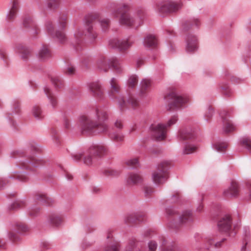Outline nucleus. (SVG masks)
Listing matches in <instances>:
<instances>
[{
    "instance_id": "412c9836",
    "label": "nucleus",
    "mask_w": 251,
    "mask_h": 251,
    "mask_svg": "<svg viewBox=\"0 0 251 251\" xmlns=\"http://www.w3.org/2000/svg\"><path fill=\"white\" fill-rule=\"evenodd\" d=\"M151 85V81L150 79H143L140 83V95H146L150 91Z\"/></svg>"
},
{
    "instance_id": "f257e3e1",
    "label": "nucleus",
    "mask_w": 251,
    "mask_h": 251,
    "mask_svg": "<svg viewBox=\"0 0 251 251\" xmlns=\"http://www.w3.org/2000/svg\"><path fill=\"white\" fill-rule=\"evenodd\" d=\"M108 118V114L105 108H95L89 115H82L79 118L81 133L96 135L105 133L108 131V126L104 122Z\"/></svg>"
},
{
    "instance_id": "aec40b11",
    "label": "nucleus",
    "mask_w": 251,
    "mask_h": 251,
    "mask_svg": "<svg viewBox=\"0 0 251 251\" xmlns=\"http://www.w3.org/2000/svg\"><path fill=\"white\" fill-rule=\"evenodd\" d=\"M38 58L42 61H45L50 58L51 54L49 47L46 45L43 46L38 52Z\"/></svg>"
},
{
    "instance_id": "6e6552de",
    "label": "nucleus",
    "mask_w": 251,
    "mask_h": 251,
    "mask_svg": "<svg viewBox=\"0 0 251 251\" xmlns=\"http://www.w3.org/2000/svg\"><path fill=\"white\" fill-rule=\"evenodd\" d=\"M98 18L97 14H91L87 15L85 18V30L88 37L92 41H94L98 36L93 26V23Z\"/></svg>"
},
{
    "instance_id": "2eb2a0df",
    "label": "nucleus",
    "mask_w": 251,
    "mask_h": 251,
    "mask_svg": "<svg viewBox=\"0 0 251 251\" xmlns=\"http://www.w3.org/2000/svg\"><path fill=\"white\" fill-rule=\"evenodd\" d=\"M144 217V214L141 213L130 214L125 217V221L128 224L132 225L143 221Z\"/></svg>"
},
{
    "instance_id": "f8f14e48",
    "label": "nucleus",
    "mask_w": 251,
    "mask_h": 251,
    "mask_svg": "<svg viewBox=\"0 0 251 251\" xmlns=\"http://www.w3.org/2000/svg\"><path fill=\"white\" fill-rule=\"evenodd\" d=\"M89 153L93 154L94 156L97 158H101L107 155L109 153L108 148L102 145H96L91 146L89 148Z\"/></svg>"
},
{
    "instance_id": "c03bdc74",
    "label": "nucleus",
    "mask_w": 251,
    "mask_h": 251,
    "mask_svg": "<svg viewBox=\"0 0 251 251\" xmlns=\"http://www.w3.org/2000/svg\"><path fill=\"white\" fill-rule=\"evenodd\" d=\"M197 147L190 145H186L184 150L185 154H190L196 151Z\"/></svg>"
},
{
    "instance_id": "4c0bfd02",
    "label": "nucleus",
    "mask_w": 251,
    "mask_h": 251,
    "mask_svg": "<svg viewBox=\"0 0 251 251\" xmlns=\"http://www.w3.org/2000/svg\"><path fill=\"white\" fill-rule=\"evenodd\" d=\"M241 145L245 146L249 151H251V140L248 137L243 138L241 141Z\"/></svg>"
},
{
    "instance_id": "bf43d9fd",
    "label": "nucleus",
    "mask_w": 251,
    "mask_h": 251,
    "mask_svg": "<svg viewBox=\"0 0 251 251\" xmlns=\"http://www.w3.org/2000/svg\"><path fill=\"white\" fill-rule=\"evenodd\" d=\"M134 243H130L127 247L126 251H142L139 249H134L133 244Z\"/></svg>"
},
{
    "instance_id": "473e14b6",
    "label": "nucleus",
    "mask_w": 251,
    "mask_h": 251,
    "mask_svg": "<svg viewBox=\"0 0 251 251\" xmlns=\"http://www.w3.org/2000/svg\"><path fill=\"white\" fill-rule=\"evenodd\" d=\"M19 51L21 53L23 59H26L30 54V50L24 46H20L19 49Z\"/></svg>"
},
{
    "instance_id": "680f3d73",
    "label": "nucleus",
    "mask_w": 251,
    "mask_h": 251,
    "mask_svg": "<svg viewBox=\"0 0 251 251\" xmlns=\"http://www.w3.org/2000/svg\"><path fill=\"white\" fill-rule=\"evenodd\" d=\"M115 126L119 129H122L123 126V122L121 120H117L115 123Z\"/></svg>"
},
{
    "instance_id": "dca6fc26",
    "label": "nucleus",
    "mask_w": 251,
    "mask_h": 251,
    "mask_svg": "<svg viewBox=\"0 0 251 251\" xmlns=\"http://www.w3.org/2000/svg\"><path fill=\"white\" fill-rule=\"evenodd\" d=\"M226 111L221 112V116L223 119L224 130L226 133H229L235 130V127L231 121L226 116Z\"/></svg>"
},
{
    "instance_id": "37998d69",
    "label": "nucleus",
    "mask_w": 251,
    "mask_h": 251,
    "mask_svg": "<svg viewBox=\"0 0 251 251\" xmlns=\"http://www.w3.org/2000/svg\"><path fill=\"white\" fill-rule=\"evenodd\" d=\"M111 139L115 142H120L124 140V136L121 133H115L112 135Z\"/></svg>"
},
{
    "instance_id": "3c124183",
    "label": "nucleus",
    "mask_w": 251,
    "mask_h": 251,
    "mask_svg": "<svg viewBox=\"0 0 251 251\" xmlns=\"http://www.w3.org/2000/svg\"><path fill=\"white\" fill-rule=\"evenodd\" d=\"M67 18L66 16H62L59 20L60 26L62 27H65L67 25Z\"/></svg>"
},
{
    "instance_id": "e433bc0d",
    "label": "nucleus",
    "mask_w": 251,
    "mask_h": 251,
    "mask_svg": "<svg viewBox=\"0 0 251 251\" xmlns=\"http://www.w3.org/2000/svg\"><path fill=\"white\" fill-rule=\"evenodd\" d=\"M32 113L34 116L38 119H42L43 117L42 111L40 107L35 106L32 109Z\"/></svg>"
},
{
    "instance_id": "393cba45",
    "label": "nucleus",
    "mask_w": 251,
    "mask_h": 251,
    "mask_svg": "<svg viewBox=\"0 0 251 251\" xmlns=\"http://www.w3.org/2000/svg\"><path fill=\"white\" fill-rule=\"evenodd\" d=\"M44 91L47 97L49 99L50 102L51 106L53 107H55L58 103L56 97L52 94L51 90L48 87H46L44 88Z\"/></svg>"
},
{
    "instance_id": "8fccbe9b",
    "label": "nucleus",
    "mask_w": 251,
    "mask_h": 251,
    "mask_svg": "<svg viewBox=\"0 0 251 251\" xmlns=\"http://www.w3.org/2000/svg\"><path fill=\"white\" fill-rule=\"evenodd\" d=\"M84 32L82 30L79 29L76 30L75 33V37L76 40H80L83 36L84 35Z\"/></svg>"
},
{
    "instance_id": "6ab92c4d",
    "label": "nucleus",
    "mask_w": 251,
    "mask_h": 251,
    "mask_svg": "<svg viewBox=\"0 0 251 251\" xmlns=\"http://www.w3.org/2000/svg\"><path fill=\"white\" fill-rule=\"evenodd\" d=\"M198 48L197 39L193 35H189L187 41L186 50L188 52L195 51Z\"/></svg>"
},
{
    "instance_id": "338daca9",
    "label": "nucleus",
    "mask_w": 251,
    "mask_h": 251,
    "mask_svg": "<svg viewBox=\"0 0 251 251\" xmlns=\"http://www.w3.org/2000/svg\"><path fill=\"white\" fill-rule=\"evenodd\" d=\"M7 182L8 181L5 179H0V188L3 187Z\"/></svg>"
},
{
    "instance_id": "09e8293b",
    "label": "nucleus",
    "mask_w": 251,
    "mask_h": 251,
    "mask_svg": "<svg viewBox=\"0 0 251 251\" xmlns=\"http://www.w3.org/2000/svg\"><path fill=\"white\" fill-rule=\"evenodd\" d=\"M144 191L146 196L149 197L154 192V190L153 188L147 186L144 187Z\"/></svg>"
},
{
    "instance_id": "1a4fd4ad",
    "label": "nucleus",
    "mask_w": 251,
    "mask_h": 251,
    "mask_svg": "<svg viewBox=\"0 0 251 251\" xmlns=\"http://www.w3.org/2000/svg\"><path fill=\"white\" fill-rule=\"evenodd\" d=\"M151 129L153 137L158 141H161L166 138L167 127L162 124H153Z\"/></svg>"
},
{
    "instance_id": "a878e982",
    "label": "nucleus",
    "mask_w": 251,
    "mask_h": 251,
    "mask_svg": "<svg viewBox=\"0 0 251 251\" xmlns=\"http://www.w3.org/2000/svg\"><path fill=\"white\" fill-rule=\"evenodd\" d=\"M142 180L141 176L137 174H129L127 179V182L129 185L136 184Z\"/></svg>"
},
{
    "instance_id": "20e7f679",
    "label": "nucleus",
    "mask_w": 251,
    "mask_h": 251,
    "mask_svg": "<svg viewBox=\"0 0 251 251\" xmlns=\"http://www.w3.org/2000/svg\"><path fill=\"white\" fill-rule=\"evenodd\" d=\"M166 99L168 101V106L170 109L179 108L188 101L187 98L180 95L175 89L171 90L167 95Z\"/></svg>"
},
{
    "instance_id": "5fc2aeb1",
    "label": "nucleus",
    "mask_w": 251,
    "mask_h": 251,
    "mask_svg": "<svg viewBox=\"0 0 251 251\" xmlns=\"http://www.w3.org/2000/svg\"><path fill=\"white\" fill-rule=\"evenodd\" d=\"M75 68L73 66L68 67L65 70V73L69 75L75 74Z\"/></svg>"
},
{
    "instance_id": "72a5a7b5",
    "label": "nucleus",
    "mask_w": 251,
    "mask_h": 251,
    "mask_svg": "<svg viewBox=\"0 0 251 251\" xmlns=\"http://www.w3.org/2000/svg\"><path fill=\"white\" fill-rule=\"evenodd\" d=\"M227 144L225 142H217L214 145L215 150L219 152L225 151L227 148Z\"/></svg>"
},
{
    "instance_id": "de8ad7c7",
    "label": "nucleus",
    "mask_w": 251,
    "mask_h": 251,
    "mask_svg": "<svg viewBox=\"0 0 251 251\" xmlns=\"http://www.w3.org/2000/svg\"><path fill=\"white\" fill-rule=\"evenodd\" d=\"M55 36L61 42L65 41L66 37L63 32L60 31H57L55 33Z\"/></svg>"
},
{
    "instance_id": "4d7b16f0",
    "label": "nucleus",
    "mask_w": 251,
    "mask_h": 251,
    "mask_svg": "<svg viewBox=\"0 0 251 251\" xmlns=\"http://www.w3.org/2000/svg\"><path fill=\"white\" fill-rule=\"evenodd\" d=\"M105 251H119L118 245L117 244H114L112 245L108 246Z\"/></svg>"
},
{
    "instance_id": "7c9ffc66",
    "label": "nucleus",
    "mask_w": 251,
    "mask_h": 251,
    "mask_svg": "<svg viewBox=\"0 0 251 251\" xmlns=\"http://www.w3.org/2000/svg\"><path fill=\"white\" fill-rule=\"evenodd\" d=\"M103 174L107 177H114L118 176L120 174V172L111 168H107L103 171Z\"/></svg>"
},
{
    "instance_id": "2f4dec72",
    "label": "nucleus",
    "mask_w": 251,
    "mask_h": 251,
    "mask_svg": "<svg viewBox=\"0 0 251 251\" xmlns=\"http://www.w3.org/2000/svg\"><path fill=\"white\" fill-rule=\"evenodd\" d=\"M96 159V157L94 156L93 154H90L89 150H88V154L83 158L84 163L87 165H91Z\"/></svg>"
},
{
    "instance_id": "a19ab883",
    "label": "nucleus",
    "mask_w": 251,
    "mask_h": 251,
    "mask_svg": "<svg viewBox=\"0 0 251 251\" xmlns=\"http://www.w3.org/2000/svg\"><path fill=\"white\" fill-rule=\"evenodd\" d=\"M24 205L25 202L23 201H17L11 205L10 209L15 210L24 206Z\"/></svg>"
},
{
    "instance_id": "9d476101",
    "label": "nucleus",
    "mask_w": 251,
    "mask_h": 251,
    "mask_svg": "<svg viewBox=\"0 0 251 251\" xmlns=\"http://www.w3.org/2000/svg\"><path fill=\"white\" fill-rule=\"evenodd\" d=\"M133 41L128 39L125 40H120L118 39H113L109 41V45L113 48H117L121 51H124L129 48L133 44Z\"/></svg>"
},
{
    "instance_id": "69168bd1",
    "label": "nucleus",
    "mask_w": 251,
    "mask_h": 251,
    "mask_svg": "<svg viewBox=\"0 0 251 251\" xmlns=\"http://www.w3.org/2000/svg\"><path fill=\"white\" fill-rule=\"evenodd\" d=\"M137 15L139 17V18L140 19V20H142V17L143 16L144 14V11L142 9H140V10H138L137 11Z\"/></svg>"
},
{
    "instance_id": "ddd939ff",
    "label": "nucleus",
    "mask_w": 251,
    "mask_h": 251,
    "mask_svg": "<svg viewBox=\"0 0 251 251\" xmlns=\"http://www.w3.org/2000/svg\"><path fill=\"white\" fill-rule=\"evenodd\" d=\"M239 194V185L238 183L232 180L228 188L225 189L223 192V195L226 198L236 197Z\"/></svg>"
},
{
    "instance_id": "774afa93",
    "label": "nucleus",
    "mask_w": 251,
    "mask_h": 251,
    "mask_svg": "<svg viewBox=\"0 0 251 251\" xmlns=\"http://www.w3.org/2000/svg\"><path fill=\"white\" fill-rule=\"evenodd\" d=\"M64 125L66 129H69L71 126L70 122L68 120H65Z\"/></svg>"
},
{
    "instance_id": "9b49d317",
    "label": "nucleus",
    "mask_w": 251,
    "mask_h": 251,
    "mask_svg": "<svg viewBox=\"0 0 251 251\" xmlns=\"http://www.w3.org/2000/svg\"><path fill=\"white\" fill-rule=\"evenodd\" d=\"M88 88L90 93L96 98L102 99L104 96V92L101 84L98 81L92 82L88 84Z\"/></svg>"
},
{
    "instance_id": "7ed1b4c3",
    "label": "nucleus",
    "mask_w": 251,
    "mask_h": 251,
    "mask_svg": "<svg viewBox=\"0 0 251 251\" xmlns=\"http://www.w3.org/2000/svg\"><path fill=\"white\" fill-rule=\"evenodd\" d=\"M129 7L128 5L124 4L114 9L112 14L114 17L120 15L119 23L121 25L131 27L135 24V20L127 13Z\"/></svg>"
},
{
    "instance_id": "39448f33",
    "label": "nucleus",
    "mask_w": 251,
    "mask_h": 251,
    "mask_svg": "<svg viewBox=\"0 0 251 251\" xmlns=\"http://www.w3.org/2000/svg\"><path fill=\"white\" fill-rule=\"evenodd\" d=\"M169 163L162 162L158 165V169L152 174V179L154 182L157 185H161L166 182L168 178L167 167Z\"/></svg>"
},
{
    "instance_id": "6e6d98bb",
    "label": "nucleus",
    "mask_w": 251,
    "mask_h": 251,
    "mask_svg": "<svg viewBox=\"0 0 251 251\" xmlns=\"http://www.w3.org/2000/svg\"><path fill=\"white\" fill-rule=\"evenodd\" d=\"M29 161L30 163L31 164L34 166H36L37 165L42 163L41 160L38 159L35 157H31Z\"/></svg>"
},
{
    "instance_id": "0e129e2a",
    "label": "nucleus",
    "mask_w": 251,
    "mask_h": 251,
    "mask_svg": "<svg viewBox=\"0 0 251 251\" xmlns=\"http://www.w3.org/2000/svg\"><path fill=\"white\" fill-rule=\"evenodd\" d=\"M164 251H178L175 247L173 246H167L164 249Z\"/></svg>"
},
{
    "instance_id": "f704fd0d",
    "label": "nucleus",
    "mask_w": 251,
    "mask_h": 251,
    "mask_svg": "<svg viewBox=\"0 0 251 251\" xmlns=\"http://www.w3.org/2000/svg\"><path fill=\"white\" fill-rule=\"evenodd\" d=\"M138 78L136 75H131L129 77L127 81V85L129 88H133L137 84Z\"/></svg>"
},
{
    "instance_id": "f3484780",
    "label": "nucleus",
    "mask_w": 251,
    "mask_h": 251,
    "mask_svg": "<svg viewBox=\"0 0 251 251\" xmlns=\"http://www.w3.org/2000/svg\"><path fill=\"white\" fill-rule=\"evenodd\" d=\"M34 199L37 202L42 204L50 205L53 202L51 198L48 197L46 194L38 192L34 196Z\"/></svg>"
},
{
    "instance_id": "cd10ccee",
    "label": "nucleus",
    "mask_w": 251,
    "mask_h": 251,
    "mask_svg": "<svg viewBox=\"0 0 251 251\" xmlns=\"http://www.w3.org/2000/svg\"><path fill=\"white\" fill-rule=\"evenodd\" d=\"M51 81L56 89H60L64 86L63 80L58 76H52L51 77Z\"/></svg>"
},
{
    "instance_id": "c9c22d12",
    "label": "nucleus",
    "mask_w": 251,
    "mask_h": 251,
    "mask_svg": "<svg viewBox=\"0 0 251 251\" xmlns=\"http://www.w3.org/2000/svg\"><path fill=\"white\" fill-rule=\"evenodd\" d=\"M223 241H216L213 237H209L206 240V243L210 245H213L216 248L220 247Z\"/></svg>"
},
{
    "instance_id": "4be33fe9",
    "label": "nucleus",
    "mask_w": 251,
    "mask_h": 251,
    "mask_svg": "<svg viewBox=\"0 0 251 251\" xmlns=\"http://www.w3.org/2000/svg\"><path fill=\"white\" fill-rule=\"evenodd\" d=\"M19 3L18 0H13L12 2V7L7 16L9 21H12L16 17L18 11Z\"/></svg>"
},
{
    "instance_id": "58836bf2",
    "label": "nucleus",
    "mask_w": 251,
    "mask_h": 251,
    "mask_svg": "<svg viewBox=\"0 0 251 251\" xmlns=\"http://www.w3.org/2000/svg\"><path fill=\"white\" fill-rule=\"evenodd\" d=\"M139 158L134 157L127 160L126 164L127 166L132 167H137L139 165Z\"/></svg>"
},
{
    "instance_id": "e2e57ef3",
    "label": "nucleus",
    "mask_w": 251,
    "mask_h": 251,
    "mask_svg": "<svg viewBox=\"0 0 251 251\" xmlns=\"http://www.w3.org/2000/svg\"><path fill=\"white\" fill-rule=\"evenodd\" d=\"M16 177L20 180L23 181H25L28 179L27 176L23 175H18Z\"/></svg>"
},
{
    "instance_id": "a18cd8bd",
    "label": "nucleus",
    "mask_w": 251,
    "mask_h": 251,
    "mask_svg": "<svg viewBox=\"0 0 251 251\" xmlns=\"http://www.w3.org/2000/svg\"><path fill=\"white\" fill-rule=\"evenodd\" d=\"M17 229L22 232H25L28 230V227L25 224L22 223H19L16 224Z\"/></svg>"
},
{
    "instance_id": "f03ea898",
    "label": "nucleus",
    "mask_w": 251,
    "mask_h": 251,
    "mask_svg": "<svg viewBox=\"0 0 251 251\" xmlns=\"http://www.w3.org/2000/svg\"><path fill=\"white\" fill-rule=\"evenodd\" d=\"M97 66L101 70L107 72L110 66H111L118 74H121L124 72V68L120 61L115 57L107 58L102 56L97 61Z\"/></svg>"
},
{
    "instance_id": "5701e85b",
    "label": "nucleus",
    "mask_w": 251,
    "mask_h": 251,
    "mask_svg": "<svg viewBox=\"0 0 251 251\" xmlns=\"http://www.w3.org/2000/svg\"><path fill=\"white\" fill-rule=\"evenodd\" d=\"M158 44L157 39L154 35H148L144 39V45L148 48H155Z\"/></svg>"
},
{
    "instance_id": "052dcab7",
    "label": "nucleus",
    "mask_w": 251,
    "mask_h": 251,
    "mask_svg": "<svg viewBox=\"0 0 251 251\" xmlns=\"http://www.w3.org/2000/svg\"><path fill=\"white\" fill-rule=\"evenodd\" d=\"M83 155L82 153H77L72 155V157L75 161L79 160Z\"/></svg>"
},
{
    "instance_id": "bb28decb",
    "label": "nucleus",
    "mask_w": 251,
    "mask_h": 251,
    "mask_svg": "<svg viewBox=\"0 0 251 251\" xmlns=\"http://www.w3.org/2000/svg\"><path fill=\"white\" fill-rule=\"evenodd\" d=\"M49 221L52 225L58 226L63 222V218L60 215L52 214L50 216Z\"/></svg>"
},
{
    "instance_id": "ea45409f",
    "label": "nucleus",
    "mask_w": 251,
    "mask_h": 251,
    "mask_svg": "<svg viewBox=\"0 0 251 251\" xmlns=\"http://www.w3.org/2000/svg\"><path fill=\"white\" fill-rule=\"evenodd\" d=\"M179 137L182 140L189 139L193 137V135L191 133L184 131H181L179 132Z\"/></svg>"
},
{
    "instance_id": "13d9d810",
    "label": "nucleus",
    "mask_w": 251,
    "mask_h": 251,
    "mask_svg": "<svg viewBox=\"0 0 251 251\" xmlns=\"http://www.w3.org/2000/svg\"><path fill=\"white\" fill-rule=\"evenodd\" d=\"M177 121V118L176 116H173L168 122L167 126L170 127L172 125L176 123Z\"/></svg>"
},
{
    "instance_id": "0eeeda50",
    "label": "nucleus",
    "mask_w": 251,
    "mask_h": 251,
    "mask_svg": "<svg viewBox=\"0 0 251 251\" xmlns=\"http://www.w3.org/2000/svg\"><path fill=\"white\" fill-rule=\"evenodd\" d=\"M116 99L121 110L126 108L129 105L133 108L137 107L139 105V101L131 94L126 96H119Z\"/></svg>"
},
{
    "instance_id": "603ef678",
    "label": "nucleus",
    "mask_w": 251,
    "mask_h": 251,
    "mask_svg": "<svg viewBox=\"0 0 251 251\" xmlns=\"http://www.w3.org/2000/svg\"><path fill=\"white\" fill-rule=\"evenodd\" d=\"M9 238L13 242H15L18 240L19 237L18 235L13 231H10L9 233Z\"/></svg>"
},
{
    "instance_id": "4468645a",
    "label": "nucleus",
    "mask_w": 251,
    "mask_h": 251,
    "mask_svg": "<svg viewBox=\"0 0 251 251\" xmlns=\"http://www.w3.org/2000/svg\"><path fill=\"white\" fill-rule=\"evenodd\" d=\"M219 229L222 232H228L232 228L231 218L227 215L222 218L218 222Z\"/></svg>"
},
{
    "instance_id": "423d86ee",
    "label": "nucleus",
    "mask_w": 251,
    "mask_h": 251,
    "mask_svg": "<svg viewBox=\"0 0 251 251\" xmlns=\"http://www.w3.org/2000/svg\"><path fill=\"white\" fill-rule=\"evenodd\" d=\"M181 7L180 4H176L170 1H160L154 5L155 10L160 14L175 12Z\"/></svg>"
},
{
    "instance_id": "c756f323",
    "label": "nucleus",
    "mask_w": 251,
    "mask_h": 251,
    "mask_svg": "<svg viewBox=\"0 0 251 251\" xmlns=\"http://www.w3.org/2000/svg\"><path fill=\"white\" fill-rule=\"evenodd\" d=\"M192 219V213L190 211H186L183 212L180 217V222L183 224Z\"/></svg>"
},
{
    "instance_id": "79ce46f5",
    "label": "nucleus",
    "mask_w": 251,
    "mask_h": 251,
    "mask_svg": "<svg viewBox=\"0 0 251 251\" xmlns=\"http://www.w3.org/2000/svg\"><path fill=\"white\" fill-rule=\"evenodd\" d=\"M59 0H49L48 7L51 9H54L59 5Z\"/></svg>"
},
{
    "instance_id": "c85d7f7f",
    "label": "nucleus",
    "mask_w": 251,
    "mask_h": 251,
    "mask_svg": "<svg viewBox=\"0 0 251 251\" xmlns=\"http://www.w3.org/2000/svg\"><path fill=\"white\" fill-rule=\"evenodd\" d=\"M102 30L104 32L107 31L110 27V20L108 19L102 18L99 20Z\"/></svg>"
},
{
    "instance_id": "864d4df0",
    "label": "nucleus",
    "mask_w": 251,
    "mask_h": 251,
    "mask_svg": "<svg viewBox=\"0 0 251 251\" xmlns=\"http://www.w3.org/2000/svg\"><path fill=\"white\" fill-rule=\"evenodd\" d=\"M149 251H155L157 248V243L156 242L151 241L148 245Z\"/></svg>"
},
{
    "instance_id": "49530a36",
    "label": "nucleus",
    "mask_w": 251,
    "mask_h": 251,
    "mask_svg": "<svg viewBox=\"0 0 251 251\" xmlns=\"http://www.w3.org/2000/svg\"><path fill=\"white\" fill-rule=\"evenodd\" d=\"M46 26V29L49 34H50L51 35H53L54 27L52 22L50 21L47 22Z\"/></svg>"
},
{
    "instance_id": "a211bd4d",
    "label": "nucleus",
    "mask_w": 251,
    "mask_h": 251,
    "mask_svg": "<svg viewBox=\"0 0 251 251\" xmlns=\"http://www.w3.org/2000/svg\"><path fill=\"white\" fill-rule=\"evenodd\" d=\"M110 88L109 95L112 98H115V95L120 92L121 87L117 79L112 78L110 81Z\"/></svg>"
},
{
    "instance_id": "b1692460",
    "label": "nucleus",
    "mask_w": 251,
    "mask_h": 251,
    "mask_svg": "<svg viewBox=\"0 0 251 251\" xmlns=\"http://www.w3.org/2000/svg\"><path fill=\"white\" fill-rule=\"evenodd\" d=\"M23 25L25 27H31L33 28V32H32V34L33 35H36L38 33L39 30L30 17L26 16L25 18Z\"/></svg>"
}]
</instances>
